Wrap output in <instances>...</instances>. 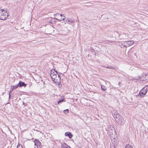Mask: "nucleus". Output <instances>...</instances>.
Listing matches in <instances>:
<instances>
[{
	"mask_svg": "<svg viewBox=\"0 0 148 148\" xmlns=\"http://www.w3.org/2000/svg\"><path fill=\"white\" fill-rule=\"evenodd\" d=\"M64 113L66 114L68 113L69 112V110L68 109L64 110L63 111Z\"/></svg>",
	"mask_w": 148,
	"mask_h": 148,
	"instance_id": "obj_21",
	"label": "nucleus"
},
{
	"mask_svg": "<svg viewBox=\"0 0 148 148\" xmlns=\"http://www.w3.org/2000/svg\"><path fill=\"white\" fill-rule=\"evenodd\" d=\"M9 99H10V94H9Z\"/></svg>",
	"mask_w": 148,
	"mask_h": 148,
	"instance_id": "obj_29",
	"label": "nucleus"
},
{
	"mask_svg": "<svg viewBox=\"0 0 148 148\" xmlns=\"http://www.w3.org/2000/svg\"><path fill=\"white\" fill-rule=\"evenodd\" d=\"M55 19H56V20H58V21H61V20H64L65 19V18H63V19H61L60 20H59V19H58L57 18H55Z\"/></svg>",
	"mask_w": 148,
	"mask_h": 148,
	"instance_id": "obj_24",
	"label": "nucleus"
},
{
	"mask_svg": "<svg viewBox=\"0 0 148 148\" xmlns=\"http://www.w3.org/2000/svg\"><path fill=\"white\" fill-rule=\"evenodd\" d=\"M119 45L121 48H125V46H124L123 42L120 43Z\"/></svg>",
	"mask_w": 148,
	"mask_h": 148,
	"instance_id": "obj_12",
	"label": "nucleus"
},
{
	"mask_svg": "<svg viewBox=\"0 0 148 148\" xmlns=\"http://www.w3.org/2000/svg\"><path fill=\"white\" fill-rule=\"evenodd\" d=\"M18 86H19L18 84H16L15 85L13 86H12V85L11 86V87H12L14 90L17 88Z\"/></svg>",
	"mask_w": 148,
	"mask_h": 148,
	"instance_id": "obj_15",
	"label": "nucleus"
},
{
	"mask_svg": "<svg viewBox=\"0 0 148 148\" xmlns=\"http://www.w3.org/2000/svg\"><path fill=\"white\" fill-rule=\"evenodd\" d=\"M69 146L66 143H63V144H62V146H61V148H67Z\"/></svg>",
	"mask_w": 148,
	"mask_h": 148,
	"instance_id": "obj_11",
	"label": "nucleus"
},
{
	"mask_svg": "<svg viewBox=\"0 0 148 148\" xmlns=\"http://www.w3.org/2000/svg\"><path fill=\"white\" fill-rule=\"evenodd\" d=\"M112 114L116 122L119 124H123L124 123L123 117L119 114L116 110H113Z\"/></svg>",
	"mask_w": 148,
	"mask_h": 148,
	"instance_id": "obj_1",
	"label": "nucleus"
},
{
	"mask_svg": "<svg viewBox=\"0 0 148 148\" xmlns=\"http://www.w3.org/2000/svg\"><path fill=\"white\" fill-rule=\"evenodd\" d=\"M123 43L124 44V46H125V48H127V47H129L127 41L124 42H123Z\"/></svg>",
	"mask_w": 148,
	"mask_h": 148,
	"instance_id": "obj_18",
	"label": "nucleus"
},
{
	"mask_svg": "<svg viewBox=\"0 0 148 148\" xmlns=\"http://www.w3.org/2000/svg\"><path fill=\"white\" fill-rule=\"evenodd\" d=\"M91 51L93 53V52L95 51V50L92 48L91 49Z\"/></svg>",
	"mask_w": 148,
	"mask_h": 148,
	"instance_id": "obj_25",
	"label": "nucleus"
},
{
	"mask_svg": "<svg viewBox=\"0 0 148 148\" xmlns=\"http://www.w3.org/2000/svg\"><path fill=\"white\" fill-rule=\"evenodd\" d=\"M35 145H36L38 148H41V143L39 140L36 139H35L34 141Z\"/></svg>",
	"mask_w": 148,
	"mask_h": 148,
	"instance_id": "obj_5",
	"label": "nucleus"
},
{
	"mask_svg": "<svg viewBox=\"0 0 148 148\" xmlns=\"http://www.w3.org/2000/svg\"><path fill=\"white\" fill-rule=\"evenodd\" d=\"M65 135L66 136H68L70 138H72L73 136V135L70 132H66Z\"/></svg>",
	"mask_w": 148,
	"mask_h": 148,
	"instance_id": "obj_8",
	"label": "nucleus"
},
{
	"mask_svg": "<svg viewBox=\"0 0 148 148\" xmlns=\"http://www.w3.org/2000/svg\"><path fill=\"white\" fill-rule=\"evenodd\" d=\"M58 14L59 15V13H58L54 14V15L55 16H56V15H57Z\"/></svg>",
	"mask_w": 148,
	"mask_h": 148,
	"instance_id": "obj_27",
	"label": "nucleus"
},
{
	"mask_svg": "<svg viewBox=\"0 0 148 148\" xmlns=\"http://www.w3.org/2000/svg\"><path fill=\"white\" fill-rule=\"evenodd\" d=\"M65 21H66V23L69 24H72L73 22H74V21L72 19H67Z\"/></svg>",
	"mask_w": 148,
	"mask_h": 148,
	"instance_id": "obj_9",
	"label": "nucleus"
},
{
	"mask_svg": "<svg viewBox=\"0 0 148 148\" xmlns=\"http://www.w3.org/2000/svg\"><path fill=\"white\" fill-rule=\"evenodd\" d=\"M56 71H55V70H52L51 71V74L50 76H51V75H53V74H55V72H56Z\"/></svg>",
	"mask_w": 148,
	"mask_h": 148,
	"instance_id": "obj_17",
	"label": "nucleus"
},
{
	"mask_svg": "<svg viewBox=\"0 0 148 148\" xmlns=\"http://www.w3.org/2000/svg\"><path fill=\"white\" fill-rule=\"evenodd\" d=\"M101 88L102 90L105 91L106 90L107 88L106 87L103 85H102L101 86Z\"/></svg>",
	"mask_w": 148,
	"mask_h": 148,
	"instance_id": "obj_16",
	"label": "nucleus"
},
{
	"mask_svg": "<svg viewBox=\"0 0 148 148\" xmlns=\"http://www.w3.org/2000/svg\"><path fill=\"white\" fill-rule=\"evenodd\" d=\"M23 103L24 105H25V103L23 102Z\"/></svg>",
	"mask_w": 148,
	"mask_h": 148,
	"instance_id": "obj_31",
	"label": "nucleus"
},
{
	"mask_svg": "<svg viewBox=\"0 0 148 148\" xmlns=\"http://www.w3.org/2000/svg\"><path fill=\"white\" fill-rule=\"evenodd\" d=\"M17 148H23L22 146L20 145H18Z\"/></svg>",
	"mask_w": 148,
	"mask_h": 148,
	"instance_id": "obj_23",
	"label": "nucleus"
},
{
	"mask_svg": "<svg viewBox=\"0 0 148 148\" xmlns=\"http://www.w3.org/2000/svg\"><path fill=\"white\" fill-rule=\"evenodd\" d=\"M147 92V90L143 88L140 91L138 94L136 96V97L138 98L139 97H143L146 94Z\"/></svg>",
	"mask_w": 148,
	"mask_h": 148,
	"instance_id": "obj_3",
	"label": "nucleus"
},
{
	"mask_svg": "<svg viewBox=\"0 0 148 148\" xmlns=\"http://www.w3.org/2000/svg\"><path fill=\"white\" fill-rule=\"evenodd\" d=\"M110 148H115V146L114 145L111 146L110 147Z\"/></svg>",
	"mask_w": 148,
	"mask_h": 148,
	"instance_id": "obj_26",
	"label": "nucleus"
},
{
	"mask_svg": "<svg viewBox=\"0 0 148 148\" xmlns=\"http://www.w3.org/2000/svg\"><path fill=\"white\" fill-rule=\"evenodd\" d=\"M106 67V68L112 70L115 69V68L114 67L110 65H109Z\"/></svg>",
	"mask_w": 148,
	"mask_h": 148,
	"instance_id": "obj_14",
	"label": "nucleus"
},
{
	"mask_svg": "<svg viewBox=\"0 0 148 148\" xmlns=\"http://www.w3.org/2000/svg\"><path fill=\"white\" fill-rule=\"evenodd\" d=\"M129 46L132 45L134 43V42L133 41H127Z\"/></svg>",
	"mask_w": 148,
	"mask_h": 148,
	"instance_id": "obj_13",
	"label": "nucleus"
},
{
	"mask_svg": "<svg viewBox=\"0 0 148 148\" xmlns=\"http://www.w3.org/2000/svg\"><path fill=\"white\" fill-rule=\"evenodd\" d=\"M64 101V100L63 99H62L59 100L58 102L57 103L59 104L60 103H62Z\"/></svg>",
	"mask_w": 148,
	"mask_h": 148,
	"instance_id": "obj_19",
	"label": "nucleus"
},
{
	"mask_svg": "<svg viewBox=\"0 0 148 148\" xmlns=\"http://www.w3.org/2000/svg\"><path fill=\"white\" fill-rule=\"evenodd\" d=\"M68 147L67 148H71V147L69 146H68Z\"/></svg>",
	"mask_w": 148,
	"mask_h": 148,
	"instance_id": "obj_30",
	"label": "nucleus"
},
{
	"mask_svg": "<svg viewBox=\"0 0 148 148\" xmlns=\"http://www.w3.org/2000/svg\"><path fill=\"white\" fill-rule=\"evenodd\" d=\"M56 73H57L58 75V76H57L56 77L55 79V80H53V81L54 82H58L59 81H60L61 79V77L58 74V72L57 71H56Z\"/></svg>",
	"mask_w": 148,
	"mask_h": 148,
	"instance_id": "obj_6",
	"label": "nucleus"
},
{
	"mask_svg": "<svg viewBox=\"0 0 148 148\" xmlns=\"http://www.w3.org/2000/svg\"><path fill=\"white\" fill-rule=\"evenodd\" d=\"M8 15L7 10H5L3 9L0 10V19L2 20L6 19Z\"/></svg>",
	"mask_w": 148,
	"mask_h": 148,
	"instance_id": "obj_2",
	"label": "nucleus"
},
{
	"mask_svg": "<svg viewBox=\"0 0 148 148\" xmlns=\"http://www.w3.org/2000/svg\"><path fill=\"white\" fill-rule=\"evenodd\" d=\"M125 148H133V147L130 144H128L126 145Z\"/></svg>",
	"mask_w": 148,
	"mask_h": 148,
	"instance_id": "obj_20",
	"label": "nucleus"
},
{
	"mask_svg": "<svg viewBox=\"0 0 148 148\" xmlns=\"http://www.w3.org/2000/svg\"><path fill=\"white\" fill-rule=\"evenodd\" d=\"M34 148H36V147H34Z\"/></svg>",
	"mask_w": 148,
	"mask_h": 148,
	"instance_id": "obj_32",
	"label": "nucleus"
},
{
	"mask_svg": "<svg viewBox=\"0 0 148 148\" xmlns=\"http://www.w3.org/2000/svg\"><path fill=\"white\" fill-rule=\"evenodd\" d=\"M108 133L111 138H112L114 139L115 138V136H113V135H114V133L115 134L116 133L115 131L114 130L110 129L108 131Z\"/></svg>",
	"mask_w": 148,
	"mask_h": 148,
	"instance_id": "obj_4",
	"label": "nucleus"
},
{
	"mask_svg": "<svg viewBox=\"0 0 148 148\" xmlns=\"http://www.w3.org/2000/svg\"><path fill=\"white\" fill-rule=\"evenodd\" d=\"M19 86V87L21 88L23 87H24L25 88L27 84H25L24 82L20 81L18 83Z\"/></svg>",
	"mask_w": 148,
	"mask_h": 148,
	"instance_id": "obj_7",
	"label": "nucleus"
},
{
	"mask_svg": "<svg viewBox=\"0 0 148 148\" xmlns=\"http://www.w3.org/2000/svg\"><path fill=\"white\" fill-rule=\"evenodd\" d=\"M51 77L52 80L53 81V80H55V79L57 77V73H56L55 74H53V75H51Z\"/></svg>",
	"mask_w": 148,
	"mask_h": 148,
	"instance_id": "obj_10",
	"label": "nucleus"
},
{
	"mask_svg": "<svg viewBox=\"0 0 148 148\" xmlns=\"http://www.w3.org/2000/svg\"><path fill=\"white\" fill-rule=\"evenodd\" d=\"M13 90H14V89L13 88H11L10 90L9 91V94H10Z\"/></svg>",
	"mask_w": 148,
	"mask_h": 148,
	"instance_id": "obj_22",
	"label": "nucleus"
},
{
	"mask_svg": "<svg viewBox=\"0 0 148 148\" xmlns=\"http://www.w3.org/2000/svg\"><path fill=\"white\" fill-rule=\"evenodd\" d=\"M60 16H63L64 17V16L63 15V14H60Z\"/></svg>",
	"mask_w": 148,
	"mask_h": 148,
	"instance_id": "obj_28",
	"label": "nucleus"
}]
</instances>
